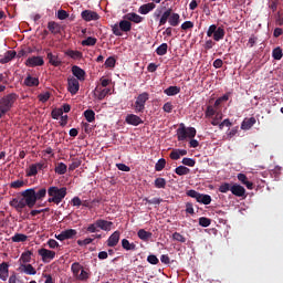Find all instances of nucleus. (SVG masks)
<instances>
[{
	"label": "nucleus",
	"instance_id": "f257e3e1",
	"mask_svg": "<svg viewBox=\"0 0 283 283\" xmlns=\"http://www.w3.org/2000/svg\"><path fill=\"white\" fill-rule=\"evenodd\" d=\"M196 134H198V132L195 127H187L181 123L177 129V140L182 143L189 138V147L196 149L197 147H200V142H198V139H193L196 138Z\"/></svg>",
	"mask_w": 283,
	"mask_h": 283
},
{
	"label": "nucleus",
	"instance_id": "f03ea898",
	"mask_svg": "<svg viewBox=\"0 0 283 283\" xmlns=\"http://www.w3.org/2000/svg\"><path fill=\"white\" fill-rule=\"evenodd\" d=\"M48 202L50 203H54V205H61V202H63V200L65 199V196H67V188L66 187H62L59 188L56 186H51L48 189Z\"/></svg>",
	"mask_w": 283,
	"mask_h": 283
},
{
	"label": "nucleus",
	"instance_id": "7ed1b4c3",
	"mask_svg": "<svg viewBox=\"0 0 283 283\" xmlns=\"http://www.w3.org/2000/svg\"><path fill=\"white\" fill-rule=\"evenodd\" d=\"M19 99L17 93H10L0 98V112L2 114H8L14 107V103Z\"/></svg>",
	"mask_w": 283,
	"mask_h": 283
},
{
	"label": "nucleus",
	"instance_id": "20e7f679",
	"mask_svg": "<svg viewBox=\"0 0 283 283\" xmlns=\"http://www.w3.org/2000/svg\"><path fill=\"white\" fill-rule=\"evenodd\" d=\"M71 271L73 273V277L78 282H87L90 280V272L83 269V265L78 262H74L71 265Z\"/></svg>",
	"mask_w": 283,
	"mask_h": 283
},
{
	"label": "nucleus",
	"instance_id": "39448f33",
	"mask_svg": "<svg viewBox=\"0 0 283 283\" xmlns=\"http://www.w3.org/2000/svg\"><path fill=\"white\" fill-rule=\"evenodd\" d=\"M115 36H123V32H132V22L127 19L119 21L118 24L111 25Z\"/></svg>",
	"mask_w": 283,
	"mask_h": 283
},
{
	"label": "nucleus",
	"instance_id": "423d86ee",
	"mask_svg": "<svg viewBox=\"0 0 283 283\" xmlns=\"http://www.w3.org/2000/svg\"><path fill=\"white\" fill-rule=\"evenodd\" d=\"M147 101H149V93L144 92L136 97L134 104L135 114H144L145 105H147Z\"/></svg>",
	"mask_w": 283,
	"mask_h": 283
},
{
	"label": "nucleus",
	"instance_id": "0eeeda50",
	"mask_svg": "<svg viewBox=\"0 0 283 283\" xmlns=\"http://www.w3.org/2000/svg\"><path fill=\"white\" fill-rule=\"evenodd\" d=\"M224 34H227V32L224 31V28L222 27H218L216 24H211L209 28H208V31H207V36L213 39V41H222V39H224Z\"/></svg>",
	"mask_w": 283,
	"mask_h": 283
},
{
	"label": "nucleus",
	"instance_id": "6e6552de",
	"mask_svg": "<svg viewBox=\"0 0 283 283\" xmlns=\"http://www.w3.org/2000/svg\"><path fill=\"white\" fill-rule=\"evenodd\" d=\"M22 200H24V203L29 207V209H33V207L36 205V195L34 193V188L25 189L21 192Z\"/></svg>",
	"mask_w": 283,
	"mask_h": 283
},
{
	"label": "nucleus",
	"instance_id": "1a4fd4ad",
	"mask_svg": "<svg viewBox=\"0 0 283 283\" xmlns=\"http://www.w3.org/2000/svg\"><path fill=\"white\" fill-rule=\"evenodd\" d=\"M67 90L72 96L78 94V90H81V84L78 83V80L75 77L67 80Z\"/></svg>",
	"mask_w": 283,
	"mask_h": 283
},
{
	"label": "nucleus",
	"instance_id": "9d476101",
	"mask_svg": "<svg viewBox=\"0 0 283 283\" xmlns=\"http://www.w3.org/2000/svg\"><path fill=\"white\" fill-rule=\"evenodd\" d=\"M46 52V59L49 60L50 65H53V67H59L63 65V61L61 60V57H59L57 54L50 52V49H48Z\"/></svg>",
	"mask_w": 283,
	"mask_h": 283
},
{
	"label": "nucleus",
	"instance_id": "9b49d317",
	"mask_svg": "<svg viewBox=\"0 0 283 283\" xmlns=\"http://www.w3.org/2000/svg\"><path fill=\"white\" fill-rule=\"evenodd\" d=\"M125 123L127 125H133V127H138V125H143L145 123L140 116L135 114H128L125 118Z\"/></svg>",
	"mask_w": 283,
	"mask_h": 283
},
{
	"label": "nucleus",
	"instance_id": "f8f14e48",
	"mask_svg": "<svg viewBox=\"0 0 283 283\" xmlns=\"http://www.w3.org/2000/svg\"><path fill=\"white\" fill-rule=\"evenodd\" d=\"M39 255H41L43 262H50L56 258V252L42 248L39 250Z\"/></svg>",
	"mask_w": 283,
	"mask_h": 283
},
{
	"label": "nucleus",
	"instance_id": "ddd939ff",
	"mask_svg": "<svg viewBox=\"0 0 283 283\" xmlns=\"http://www.w3.org/2000/svg\"><path fill=\"white\" fill-rule=\"evenodd\" d=\"M81 17L84 21H98L101 19V15H98L97 12L92 11V10H84L81 13Z\"/></svg>",
	"mask_w": 283,
	"mask_h": 283
},
{
	"label": "nucleus",
	"instance_id": "4468645a",
	"mask_svg": "<svg viewBox=\"0 0 283 283\" xmlns=\"http://www.w3.org/2000/svg\"><path fill=\"white\" fill-rule=\"evenodd\" d=\"M231 193L237 198H247V189H244V187L240 186L239 184L232 185Z\"/></svg>",
	"mask_w": 283,
	"mask_h": 283
},
{
	"label": "nucleus",
	"instance_id": "2eb2a0df",
	"mask_svg": "<svg viewBox=\"0 0 283 283\" xmlns=\"http://www.w3.org/2000/svg\"><path fill=\"white\" fill-rule=\"evenodd\" d=\"M8 277H10V264L8 262L0 263V280L2 282L8 281Z\"/></svg>",
	"mask_w": 283,
	"mask_h": 283
},
{
	"label": "nucleus",
	"instance_id": "dca6fc26",
	"mask_svg": "<svg viewBox=\"0 0 283 283\" xmlns=\"http://www.w3.org/2000/svg\"><path fill=\"white\" fill-rule=\"evenodd\" d=\"M44 63L45 61H43L41 56H32L27 60L25 65H28V67H39L44 65Z\"/></svg>",
	"mask_w": 283,
	"mask_h": 283
},
{
	"label": "nucleus",
	"instance_id": "f3484780",
	"mask_svg": "<svg viewBox=\"0 0 283 283\" xmlns=\"http://www.w3.org/2000/svg\"><path fill=\"white\" fill-rule=\"evenodd\" d=\"M18 271H20V273H25V275H34L36 273V269H34L30 263H21Z\"/></svg>",
	"mask_w": 283,
	"mask_h": 283
},
{
	"label": "nucleus",
	"instance_id": "a211bd4d",
	"mask_svg": "<svg viewBox=\"0 0 283 283\" xmlns=\"http://www.w3.org/2000/svg\"><path fill=\"white\" fill-rule=\"evenodd\" d=\"M96 222L98 229H101L102 231H112V227L114 226V222L107 221L105 219H97Z\"/></svg>",
	"mask_w": 283,
	"mask_h": 283
},
{
	"label": "nucleus",
	"instance_id": "6ab92c4d",
	"mask_svg": "<svg viewBox=\"0 0 283 283\" xmlns=\"http://www.w3.org/2000/svg\"><path fill=\"white\" fill-rule=\"evenodd\" d=\"M255 123H258L255 117L244 118L241 123V129H243V132H249V129H251Z\"/></svg>",
	"mask_w": 283,
	"mask_h": 283
},
{
	"label": "nucleus",
	"instance_id": "aec40b11",
	"mask_svg": "<svg viewBox=\"0 0 283 283\" xmlns=\"http://www.w3.org/2000/svg\"><path fill=\"white\" fill-rule=\"evenodd\" d=\"M120 241V232L115 231L111 238L107 239V247H116L118 242Z\"/></svg>",
	"mask_w": 283,
	"mask_h": 283
},
{
	"label": "nucleus",
	"instance_id": "412c9836",
	"mask_svg": "<svg viewBox=\"0 0 283 283\" xmlns=\"http://www.w3.org/2000/svg\"><path fill=\"white\" fill-rule=\"evenodd\" d=\"M72 74L77 78V81H85V71L80 66H72Z\"/></svg>",
	"mask_w": 283,
	"mask_h": 283
},
{
	"label": "nucleus",
	"instance_id": "4be33fe9",
	"mask_svg": "<svg viewBox=\"0 0 283 283\" xmlns=\"http://www.w3.org/2000/svg\"><path fill=\"white\" fill-rule=\"evenodd\" d=\"M155 9H156V3L149 2L140 6L138 9V12L139 14H149V12H151V10H155Z\"/></svg>",
	"mask_w": 283,
	"mask_h": 283
},
{
	"label": "nucleus",
	"instance_id": "5701e85b",
	"mask_svg": "<svg viewBox=\"0 0 283 283\" xmlns=\"http://www.w3.org/2000/svg\"><path fill=\"white\" fill-rule=\"evenodd\" d=\"M124 19H126L127 21H129L130 23H143V17L138 15V13H127L124 15Z\"/></svg>",
	"mask_w": 283,
	"mask_h": 283
},
{
	"label": "nucleus",
	"instance_id": "b1692460",
	"mask_svg": "<svg viewBox=\"0 0 283 283\" xmlns=\"http://www.w3.org/2000/svg\"><path fill=\"white\" fill-rule=\"evenodd\" d=\"M17 56V51H7L4 56L2 59H0V63L1 65H6V63H10V61H12V59H14Z\"/></svg>",
	"mask_w": 283,
	"mask_h": 283
},
{
	"label": "nucleus",
	"instance_id": "393cba45",
	"mask_svg": "<svg viewBox=\"0 0 283 283\" xmlns=\"http://www.w3.org/2000/svg\"><path fill=\"white\" fill-rule=\"evenodd\" d=\"M24 85L27 87H39V77H32V75H28L24 78Z\"/></svg>",
	"mask_w": 283,
	"mask_h": 283
},
{
	"label": "nucleus",
	"instance_id": "a878e982",
	"mask_svg": "<svg viewBox=\"0 0 283 283\" xmlns=\"http://www.w3.org/2000/svg\"><path fill=\"white\" fill-rule=\"evenodd\" d=\"M48 29L51 32V34H61V24H59L55 21H50L48 23Z\"/></svg>",
	"mask_w": 283,
	"mask_h": 283
},
{
	"label": "nucleus",
	"instance_id": "bb28decb",
	"mask_svg": "<svg viewBox=\"0 0 283 283\" xmlns=\"http://www.w3.org/2000/svg\"><path fill=\"white\" fill-rule=\"evenodd\" d=\"M239 182L244 185L247 189H253V182L249 181V178L244 174H238L237 176Z\"/></svg>",
	"mask_w": 283,
	"mask_h": 283
},
{
	"label": "nucleus",
	"instance_id": "cd10ccee",
	"mask_svg": "<svg viewBox=\"0 0 283 283\" xmlns=\"http://www.w3.org/2000/svg\"><path fill=\"white\" fill-rule=\"evenodd\" d=\"M35 200H43L48 196V189L45 187L34 188Z\"/></svg>",
	"mask_w": 283,
	"mask_h": 283
},
{
	"label": "nucleus",
	"instance_id": "c85d7f7f",
	"mask_svg": "<svg viewBox=\"0 0 283 283\" xmlns=\"http://www.w3.org/2000/svg\"><path fill=\"white\" fill-rule=\"evenodd\" d=\"M20 264H30L32 262V251H25L19 259Z\"/></svg>",
	"mask_w": 283,
	"mask_h": 283
},
{
	"label": "nucleus",
	"instance_id": "c756f323",
	"mask_svg": "<svg viewBox=\"0 0 283 283\" xmlns=\"http://www.w3.org/2000/svg\"><path fill=\"white\" fill-rule=\"evenodd\" d=\"M169 25L176 28L180 25V14L178 13H170V18L168 19Z\"/></svg>",
	"mask_w": 283,
	"mask_h": 283
},
{
	"label": "nucleus",
	"instance_id": "7c9ffc66",
	"mask_svg": "<svg viewBox=\"0 0 283 283\" xmlns=\"http://www.w3.org/2000/svg\"><path fill=\"white\" fill-rule=\"evenodd\" d=\"M151 235V232H148L145 229H140L137 232V237L139 238V240H143L144 242H149Z\"/></svg>",
	"mask_w": 283,
	"mask_h": 283
},
{
	"label": "nucleus",
	"instance_id": "2f4dec72",
	"mask_svg": "<svg viewBox=\"0 0 283 283\" xmlns=\"http://www.w3.org/2000/svg\"><path fill=\"white\" fill-rule=\"evenodd\" d=\"M122 248L125 250V251H136V243L134 242H129V240L127 239H123L122 240Z\"/></svg>",
	"mask_w": 283,
	"mask_h": 283
},
{
	"label": "nucleus",
	"instance_id": "473e14b6",
	"mask_svg": "<svg viewBox=\"0 0 283 283\" xmlns=\"http://www.w3.org/2000/svg\"><path fill=\"white\" fill-rule=\"evenodd\" d=\"M54 171L59 176H65V174H67V165H65L64 163H57V165L55 166Z\"/></svg>",
	"mask_w": 283,
	"mask_h": 283
},
{
	"label": "nucleus",
	"instance_id": "72a5a7b5",
	"mask_svg": "<svg viewBox=\"0 0 283 283\" xmlns=\"http://www.w3.org/2000/svg\"><path fill=\"white\" fill-rule=\"evenodd\" d=\"M98 40L96 38L88 36L82 41L81 45H83V48H94Z\"/></svg>",
	"mask_w": 283,
	"mask_h": 283
},
{
	"label": "nucleus",
	"instance_id": "f704fd0d",
	"mask_svg": "<svg viewBox=\"0 0 283 283\" xmlns=\"http://www.w3.org/2000/svg\"><path fill=\"white\" fill-rule=\"evenodd\" d=\"M164 94H166V96H176V95L180 94V87L179 86H169L168 88H166L164 91Z\"/></svg>",
	"mask_w": 283,
	"mask_h": 283
},
{
	"label": "nucleus",
	"instance_id": "c9c22d12",
	"mask_svg": "<svg viewBox=\"0 0 283 283\" xmlns=\"http://www.w3.org/2000/svg\"><path fill=\"white\" fill-rule=\"evenodd\" d=\"M84 117L87 120V123H94V120H96V113H94L93 109H86L84 112Z\"/></svg>",
	"mask_w": 283,
	"mask_h": 283
},
{
	"label": "nucleus",
	"instance_id": "e433bc0d",
	"mask_svg": "<svg viewBox=\"0 0 283 283\" xmlns=\"http://www.w3.org/2000/svg\"><path fill=\"white\" fill-rule=\"evenodd\" d=\"M156 189H165V187H167V179L163 178V177H158L155 179L154 182Z\"/></svg>",
	"mask_w": 283,
	"mask_h": 283
},
{
	"label": "nucleus",
	"instance_id": "4c0bfd02",
	"mask_svg": "<svg viewBox=\"0 0 283 283\" xmlns=\"http://www.w3.org/2000/svg\"><path fill=\"white\" fill-rule=\"evenodd\" d=\"M167 50H169V45L167 43H163L156 49V54L158 56H165V54H167Z\"/></svg>",
	"mask_w": 283,
	"mask_h": 283
},
{
	"label": "nucleus",
	"instance_id": "58836bf2",
	"mask_svg": "<svg viewBox=\"0 0 283 283\" xmlns=\"http://www.w3.org/2000/svg\"><path fill=\"white\" fill-rule=\"evenodd\" d=\"M171 17V9L166 10L159 20V25H165L167 21H169V18Z\"/></svg>",
	"mask_w": 283,
	"mask_h": 283
},
{
	"label": "nucleus",
	"instance_id": "ea45409f",
	"mask_svg": "<svg viewBox=\"0 0 283 283\" xmlns=\"http://www.w3.org/2000/svg\"><path fill=\"white\" fill-rule=\"evenodd\" d=\"M191 169L185 167V166H178L175 169V174H177V176H187L188 174H190Z\"/></svg>",
	"mask_w": 283,
	"mask_h": 283
},
{
	"label": "nucleus",
	"instance_id": "a19ab883",
	"mask_svg": "<svg viewBox=\"0 0 283 283\" xmlns=\"http://www.w3.org/2000/svg\"><path fill=\"white\" fill-rule=\"evenodd\" d=\"M65 240H73L78 233L75 229H67L63 231Z\"/></svg>",
	"mask_w": 283,
	"mask_h": 283
},
{
	"label": "nucleus",
	"instance_id": "79ce46f5",
	"mask_svg": "<svg viewBox=\"0 0 283 283\" xmlns=\"http://www.w3.org/2000/svg\"><path fill=\"white\" fill-rule=\"evenodd\" d=\"M282 56H283V52L280 46L273 49L272 57L274 59V61H282Z\"/></svg>",
	"mask_w": 283,
	"mask_h": 283
},
{
	"label": "nucleus",
	"instance_id": "37998d69",
	"mask_svg": "<svg viewBox=\"0 0 283 283\" xmlns=\"http://www.w3.org/2000/svg\"><path fill=\"white\" fill-rule=\"evenodd\" d=\"M67 56L74 60L83 59V53L80 51L70 50L66 52Z\"/></svg>",
	"mask_w": 283,
	"mask_h": 283
},
{
	"label": "nucleus",
	"instance_id": "c03bdc74",
	"mask_svg": "<svg viewBox=\"0 0 283 283\" xmlns=\"http://www.w3.org/2000/svg\"><path fill=\"white\" fill-rule=\"evenodd\" d=\"M12 242H25L28 240V235L23 234V233H15L12 238H11Z\"/></svg>",
	"mask_w": 283,
	"mask_h": 283
},
{
	"label": "nucleus",
	"instance_id": "a18cd8bd",
	"mask_svg": "<svg viewBox=\"0 0 283 283\" xmlns=\"http://www.w3.org/2000/svg\"><path fill=\"white\" fill-rule=\"evenodd\" d=\"M197 202H201V205H211V196L200 193Z\"/></svg>",
	"mask_w": 283,
	"mask_h": 283
},
{
	"label": "nucleus",
	"instance_id": "49530a36",
	"mask_svg": "<svg viewBox=\"0 0 283 283\" xmlns=\"http://www.w3.org/2000/svg\"><path fill=\"white\" fill-rule=\"evenodd\" d=\"M36 174H39V169L36 168L35 164H32L27 170V176L29 178H32V176H36Z\"/></svg>",
	"mask_w": 283,
	"mask_h": 283
},
{
	"label": "nucleus",
	"instance_id": "de8ad7c7",
	"mask_svg": "<svg viewBox=\"0 0 283 283\" xmlns=\"http://www.w3.org/2000/svg\"><path fill=\"white\" fill-rule=\"evenodd\" d=\"M51 116L54 120H59V118H61V116H63V108H54L51 112Z\"/></svg>",
	"mask_w": 283,
	"mask_h": 283
},
{
	"label": "nucleus",
	"instance_id": "09e8293b",
	"mask_svg": "<svg viewBox=\"0 0 283 283\" xmlns=\"http://www.w3.org/2000/svg\"><path fill=\"white\" fill-rule=\"evenodd\" d=\"M167 165V160H165V158H160L156 165H155V170L157 171H163V169H165V166Z\"/></svg>",
	"mask_w": 283,
	"mask_h": 283
},
{
	"label": "nucleus",
	"instance_id": "8fccbe9b",
	"mask_svg": "<svg viewBox=\"0 0 283 283\" xmlns=\"http://www.w3.org/2000/svg\"><path fill=\"white\" fill-rule=\"evenodd\" d=\"M81 167V159H73L72 163L69 165V171H74Z\"/></svg>",
	"mask_w": 283,
	"mask_h": 283
},
{
	"label": "nucleus",
	"instance_id": "3c124183",
	"mask_svg": "<svg viewBox=\"0 0 283 283\" xmlns=\"http://www.w3.org/2000/svg\"><path fill=\"white\" fill-rule=\"evenodd\" d=\"M86 233H98V226L96 221L87 226Z\"/></svg>",
	"mask_w": 283,
	"mask_h": 283
},
{
	"label": "nucleus",
	"instance_id": "603ef678",
	"mask_svg": "<svg viewBox=\"0 0 283 283\" xmlns=\"http://www.w3.org/2000/svg\"><path fill=\"white\" fill-rule=\"evenodd\" d=\"M172 240H175L176 242H181V243L187 242V238H185V235L180 234V232L172 233Z\"/></svg>",
	"mask_w": 283,
	"mask_h": 283
},
{
	"label": "nucleus",
	"instance_id": "864d4df0",
	"mask_svg": "<svg viewBox=\"0 0 283 283\" xmlns=\"http://www.w3.org/2000/svg\"><path fill=\"white\" fill-rule=\"evenodd\" d=\"M231 187H232L231 184L223 182L220 185L219 191H220V193H227L228 191H231Z\"/></svg>",
	"mask_w": 283,
	"mask_h": 283
},
{
	"label": "nucleus",
	"instance_id": "5fc2aeb1",
	"mask_svg": "<svg viewBox=\"0 0 283 283\" xmlns=\"http://www.w3.org/2000/svg\"><path fill=\"white\" fill-rule=\"evenodd\" d=\"M181 163L186 165V167H196V159L189 157H185Z\"/></svg>",
	"mask_w": 283,
	"mask_h": 283
},
{
	"label": "nucleus",
	"instance_id": "6e6d98bb",
	"mask_svg": "<svg viewBox=\"0 0 283 283\" xmlns=\"http://www.w3.org/2000/svg\"><path fill=\"white\" fill-rule=\"evenodd\" d=\"M11 189H21V187H25V181L23 180H15L10 184Z\"/></svg>",
	"mask_w": 283,
	"mask_h": 283
},
{
	"label": "nucleus",
	"instance_id": "4d7b16f0",
	"mask_svg": "<svg viewBox=\"0 0 283 283\" xmlns=\"http://www.w3.org/2000/svg\"><path fill=\"white\" fill-rule=\"evenodd\" d=\"M28 206L25 203V201L23 200V198H21L20 200H18V203L15 206V210L21 213V211H23V209H25Z\"/></svg>",
	"mask_w": 283,
	"mask_h": 283
},
{
	"label": "nucleus",
	"instance_id": "13d9d810",
	"mask_svg": "<svg viewBox=\"0 0 283 283\" xmlns=\"http://www.w3.org/2000/svg\"><path fill=\"white\" fill-rule=\"evenodd\" d=\"M199 224H200V227H205V228L210 227L211 226V219L206 218V217H201V218H199Z\"/></svg>",
	"mask_w": 283,
	"mask_h": 283
},
{
	"label": "nucleus",
	"instance_id": "bf43d9fd",
	"mask_svg": "<svg viewBox=\"0 0 283 283\" xmlns=\"http://www.w3.org/2000/svg\"><path fill=\"white\" fill-rule=\"evenodd\" d=\"M40 103H48L50 101V92L41 93L38 95Z\"/></svg>",
	"mask_w": 283,
	"mask_h": 283
},
{
	"label": "nucleus",
	"instance_id": "052dcab7",
	"mask_svg": "<svg viewBox=\"0 0 283 283\" xmlns=\"http://www.w3.org/2000/svg\"><path fill=\"white\" fill-rule=\"evenodd\" d=\"M70 17V13H67V11L61 9L57 11V19H60V21H65V19H67Z\"/></svg>",
	"mask_w": 283,
	"mask_h": 283
},
{
	"label": "nucleus",
	"instance_id": "680f3d73",
	"mask_svg": "<svg viewBox=\"0 0 283 283\" xmlns=\"http://www.w3.org/2000/svg\"><path fill=\"white\" fill-rule=\"evenodd\" d=\"M147 262H148L149 264L156 265V264H159L160 260H158V256H156L155 254H149V255L147 256Z\"/></svg>",
	"mask_w": 283,
	"mask_h": 283
},
{
	"label": "nucleus",
	"instance_id": "e2e57ef3",
	"mask_svg": "<svg viewBox=\"0 0 283 283\" xmlns=\"http://www.w3.org/2000/svg\"><path fill=\"white\" fill-rule=\"evenodd\" d=\"M94 242V239L86 238L84 240H77L78 247H87V244H92Z\"/></svg>",
	"mask_w": 283,
	"mask_h": 283
},
{
	"label": "nucleus",
	"instance_id": "0e129e2a",
	"mask_svg": "<svg viewBox=\"0 0 283 283\" xmlns=\"http://www.w3.org/2000/svg\"><path fill=\"white\" fill-rule=\"evenodd\" d=\"M105 66L106 67H115L116 66V59L114 56H109L105 61Z\"/></svg>",
	"mask_w": 283,
	"mask_h": 283
},
{
	"label": "nucleus",
	"instance_id": "69168bd1",
	"mask_svg": "<svg viewBox=\"0 0 283 283\" xmlns=\"http://www.w3.org/2000/svg\"><path fill=\"white\" fill-rule=\"evenodd\" d=\"M186 195L189 196V198H195L197 201L200 199V192L196 190H188Z\"/></svg>",
	"mask_w": 283,
	"mask_h": 283
},
{
	"label": "nucleus",
	"instance_id": "338daca9",
	"mask_svg": "<svg viewBox=\"0 0 283 283\" xmlns=\"http://www.w3.org/2000/svg\"><path fill=\"white\" fill-rule=\"evenodd\" d=\"M206 116L209 118H211V116H216V108H213L211 105L207 106Z\"/></svg>",
	"mask_w": 283,
	"mask_h": 283
},
{
	"label": "nucleus",
	"instance_id": "774afa93",
	"mask_svg": "<svg viewBox=\"0 0 283 283\" xmlns=\"http://www.w3.org/2000/svg\"><path fill=\"white\" fill-rule=\"evenodd\" d=\"M147 205H160L163 202L161 198H153V199H145Z\"/></svg>",
	"mask_w": 283,
	"mask_h": 283
}]
</instances>
